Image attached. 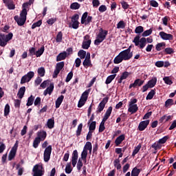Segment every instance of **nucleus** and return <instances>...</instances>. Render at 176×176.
<instances>
[{"label": "nucleus", "mask_w": 176, "mask_h": 176, "mask_svg": "<svg viewBox=\"0 0 176 176\" xmlns=\"http://www.w3.org/2000/svg\"><path fill=\"white\" fill-rule=\"evenodd\" d=\"M93 150V146L91 145V142H87L85 145L84 146L83 151L81 153V158L78 159V163H77V170L78 171H80L82 167H83V162L86 163L87 159V151H89L90 155H91V151Z\"/></svg>", "instance_id": "nucleus-1"}, {"label": "nucleus", "mask_w": 176, "mask_h": 176, "mask_svg": "<svg viewBox=\"0 0 176 176\" xmlns=\"http://www.w3.org/2000/svg\"><path fill=\"white\" fill-rule=\"evenodd\" d=\"M133 57V52H131V48L130 47L122 51L113 60L114 64H120L122 61H127Z\"/></svg>", "instance_id": "nucleus-2"}, {"label": "nucleus", "mask_w": 176, "mask_h": 176, "mask_svg": "<svg viewBox=\"0 0 176 176\" xmlns=\"http://www.w3.org/2000/svg\"><path fill=\"white\" fill-rule=\"evenodd\" d=\"M14 19L18 25H24V24H25V21H27V9H23L20 13V16L16 15Z\"/></svg>", "instance_id": "nucleus-3"}, {"label": "nucleus", "mask_w": 176, "mask_h": 176, "mask_svg": "<svg viewBox=\"0 0 176 176\" xmlns=\"http://www.w3.org/2000/svg\"><path fill=\"white\" fill-rule=\"evenodd\" d=\"M107 35H108V30H105L102 28L99 29V32L96 35V39L95 40V45H100L101 42H104L105 41V38H107Z\"/></svg>", "instance_id": "nucleus-4"}, {"label": "nucleus", "mask_w": 176, "mask_h": 176, "mask_svg": "<svg viewBox=\"0 0 176 176\" xmlns=\"http://www.w3.org/2000/svg\"><path fill=\"white\" fill-rule=\"evenodd\" d=\"M112 109H113L112 107H109L107 110L102 118V120L99 126V133H102V131L105 130V121L109 119V116H111V113H112Z\"/></svg>", "instance_id": "nucleus-5"}, {"label": "nucleus", "mask_w": 176, "mask_h": 176, "mask_svg": "<svg viewBox=\"0 0 176 176\" xmlns=\"http://www.w3.org/2000/svg\"><path fill=\"white\" fill-rule=\"evenodd\" d=\"M13 38V33L10 32L8 34L0 33V46L5 47L8 45V42Z\"/></svg>", "instance_id": "nucleus-6"}, {"label": "nucleus", "mask_w": 176, "mask_h": 176, "mask_svg": "<svg viewBox=\"0 0 176 176\" xmlns=\"http://www.w3.org/2000/svg\"><path fill=\"white\" fill-rule=\"evenodd\" d=\"M133 43L135 45L138 46V47H140V49H144L146 46V38L142 37L140 38V35H137L133 41Z\"/></svg>", "instance_id": "nucleus-7"}, {"label": "nucleus", "mask_w": 176, "mask_h": 176, "mask_svg": "<svg viewBox=\"0 0 176 176\" xmlns=\"http://www.w3.org/2000/svg\"><path fill=\"white\" fill-rule=\"evenodd\" d=\"M90 94V89H87L85 91H84L78 103V107L82 108L85 104H86V101H87V98H89V94Z\"/></svg>", "instance_id": "nucleus-8"}, {"label": "nucleus", "mask_w": 176, "mask_h": 176, "mask_svg": "<svg viewBox=\"0 0 176 176\" xmlns=\"http://www.w3.org/2000/svg\"><path fill=\"white\" fill-rule=\"evenodd\" d=\"M138 111V106L137 105V99H131L129 103L128 112H130V113L133 115V113H137Z\"/></svg>", "instance_id": "nucleus-9"}, {"label": "nucleus", "mask_w": 176, "mask_h": 176, "mask_svg": "<svg viewBox=\"0 0 176 176\" xmlns=\"http://www.w3.org/2000/svg\"><path fill=\"white\" fill-rule=\"evenodd\" d=\"M33 176H42L45 174V169L41 164H36L33 169Z\"/></svg>", "instance_id": "nucleus-10"}, {"label": "nucleus", "mask_w": 176, "mask_h": 176, "mask_svg": "<svg viewBox=\"0 0 176 176\" xmlns=\"http://www.w3.org/2000/svg\"><path fill=\"white\" fill-rule=\"evenodd\" d=\"M79 14H75L72 17V22L70 23L69 27L74 28V30H78L79 28Z\"/></svg>", "instance_id": "nucleus-11"}, {"label": "nucleus", "mask_w": 176, "mask_h": 176, "mask_svg": "<svg viewBox=\"0 0 176 176\" xmlns=\"http://www.w3.org/2000/svg\"><path fill=\"white\" fill-rule=\"evenodd\" d=\"M35 73L34 72H29L27 74L23 76L21 79V85H24V83H28L34 78Z\"/></svg>", "instance_id": "nucleus-12"}, {"label": "nucleus", "mask_w": 176, "mask_h": 176, "mask_svg": "<svg viewBox=\"0 0 176 176\" xmlns=\"http://www.w3.org/2000/svg\"><path fill=\"white\" fill-rule=\"evenodd\" d=\"M17 148H19V142L16 141L14 146L12 148L8 155V160H13L16 157V153H17Z\"/></svg>", "instance_id": "nucleus-13"}, {"label": "nucleus", "mask_w": 176, "mask_h": 176, "mask_svg": "<svg viewBox=\"0 0 176 176\" xmlns=\"http://www.w3.org/2000/svg\"><path fill=\"white\" fill-rule=\"evenodd\" d=\"M90 45H91V40L90 39V36L87 34L84 36L82 47L87 50L90 47Z\"/></svg>", "instance_id": "nucleus-14"}, {"label": "nucleus", "mask_w": 176, "mask_h": 176, "mask_svg": "<svg viewBox=\"0 0 176 176\" xmlns=\"http://www.w3.org/2000/svg\"><path fill=\"white\" fill-rule=\"evenodd\" d=\"M107 102H108V98H104L98 106V108L96 110L97 113H101V112L104 111V108H105V105H107Z\"/></svg>", "instance_id": "nucleus-15"}, {"label": "nucleus", "mask_w": 176, "mask_h": 176, "mask_svg": "<svg viewBox=\"0 0 176 176\" xmlns=\"http://www.w3.org/2000/svg\"><path fill=\"white\" fill-rule=\"evenodd\" d=\"M50 155H52V146H48L44 151V162H47L50 160Z\"/></svg>", "instance_id": "nucleus-16"}, {"label": "nucleus", "mask_w": 176, "mask_h": 176, "mask_svg": "<svg viewBox=\"0 0 176 176\" xmlns=\"http://www.w3.org/2000/svg\"><path fill=\"white\" fill-rule=\"evenodd\" d=\"M63 68H64V62L58 63L53 74V78H57Z\"/></svg>", "instance_id": "nucleus-17"}, {"label": "nucleus", "mask_w": 176, "mask_h": 176, "mask_svg": "<svg viewBox=\"0 0 176 176\" xmlns=\"http://www.w3.org/2000/svg\"><path fill=\"white\" fill-rule=\"evenodd\" d=\"M82 65L85 68H89V67H93V64H91V60H90V52L87 53V56L82 62Z\"/></svg>", "instance_id": "nucleus-18"}, {"label": "nucleus", "mask_w": 176, "mask_h": 176, "mask_svg": "<svg viewBox=\"0 0 176 176\" xmlns=\"http://www.w3.org/2000/svg\"><path fill=\"white\" fill-rule=\"evenodd\" d=\"M159 35L161 38V39H163V41H173L174 39V36L171 34H167L164 32H160L159 33Z\"/></svg>", "instance_id": "nucleus-19"}, {"label": "nucleus", "mask_w": 176, "mask_h": 176, "mask_svg": "<svg viewBox=\"0 0 176 176\" xmlns=\"http://www.w3.org/2000/svg\"><path fill=\"white\" fill-rule=\"evenodd\" d=\"M3 3H5L6 6L8 7L9 10H14L16 9V6L14 5V2L12 0H3Z\"/></svg>", "instance_id": "nucleus-20"}, {"label": "nucleus", "mask_w": 176, "mask_h": 176, "mask_svg": "<svg viewBox=\"0 0 176 176\" xmlns=\"http://www.w3.org/2000/svg\"><path fill=\"white\" fill-rule=\"evenodd\" d=\"M46 137H47V133L45 131H40L37 132V137L40 141H45L46 140Z\"/></svg>", "instance_id": "nucleus-21"}, {"label": "nucleus", "mask_w": 176, "mask_h": 176, "mask_svg": "<svg viewBox=\"0 0 176 176\" xmlns=\"http://www.w3.org/2000/svg\"><path fill=\"white\" fill-rule=\"evenodd\" d=\"M148 124H149V120L142 121L138 126L139 131H144V130L148 127Z\"/></svg>", "instance_id": "nucleus-22"}, {"label": "nucleus", "mask_w": 176, "mask_h": 176, "mask_svg": "<svg viewBox=\"0 0 176 176\" xmlns=\"http://www.w3.org/2000/svg\"><path fill=\"white\" fill-rule=\"evenodd\" d=\"M53 90H54V84L50 83V86L44 91L43 95L45 96H47V94L51 96L52 93H53Z\"/></svg>", "instance_id": "nucleus-23"}, {"label": "nucleus", "mask_w": 176, "mask_h": 176, "mask_svg": "<svg viewBox=\"0 0 176 176\" xmlns=\"http://www.w3.org/2000/svg\"><path fill=\"white\" fill-rule=\"evenodd\" d=\"M170 120H173V116L164 115L160 118L159 122L160 123H167Z\"/></svg>", "instance_id": "nucleus-24"}, {"label": "nucleus", "mask_w": 176, "mask_h": 176, "mask_svg": "<svg viewBox=\"0 0 176 176\" xmlns=\"http://www.w3.org/2000/svg\"><path fill=\"white\" fill-rule=\"evenodd\" d=\"M144 85V80L141 79H136L133 83L130 84L129 89H132V87H137V86H142Z\"/></svg>", "instance_id": "nucleus-25"}, {"label": "nucleus", "mask_w": 176, "mask_h": 176, "mask_svg": "<svg viewBox=\"0 0 176 176\" xmlns=\"http://www.w3.org/2000/svg\"><path fill=\"white\" fill-rule=\"evenodd\" d=\"M67 52L60 53L56 57V61H63V60H65V58H67Z\"/></svg>", "instance_id": "nucleus-26"}, {"label": "nucleus", "mask_w": 176, "mask_h": 176, "mask_svg": "<svg viewBox=\"0 0 176 176\" xmlns=\"http://www.w3.org/2000/svg\"><path fill=\"white\" fill-rule=\"evenodd\" d=\"M124 141V135H121L119 137H118L115 141V144L116 146H119Z\"/></svg>", "instance_id": "nucleus-27"}, {"label": "nucleus", "mask_w": 176, "mask_h": 176, "mask_svg": "<svg viewBox=\"0 0 176 176\" xmlns=\"http://www.w3.org/2000/svg\"><path fill=\"white\" fill-rule=\"evenodd\" d=\"M25 94V87H22L19 89L17 96L19 98L21 99L24 97V94Z\"/></svg>", "instance_id": "nucleus-28"}, {"label": "nucleus", "mask_w": 176, "mask_h": 176, "mask_svg": "<svg viewBox=\"0 0 176 176\" xmlns=\"http://www.w3.org/2000/svg\"><path fill=\"white\" fill-rule=\"evenodd\" d=\"M157 82V78H156V77H154L148 82L147 85L149 86L150 89H152V87H155Z\"/></svg>", "instance_id": "nucleus-29"}, {"label": "nucleus", "mask_w": 176, "mask_h": 176, "mask_svg": "<svg viewBox=\"0 0 176 176\" xmlns=\"http://www.w3.org/2000/svg\"><path fill=\"white\" fill-rule=\"evenodd\" d=\"M164 47H166V43H159L155 46V50H157V52H160V50H163Z\"/></svg>", "instance_id": "nucleus-30"}, {"label": "nucleus", "mask_w": 176, "mask_h": 176, "mask_svg": "<svg viewBox=\"0 0 176 176\" xmlns=\"http://www.w3.org/2000/svg\"><path fill=\"white\" fill-rule=\"evenodd\" d=\"M64 100V96L61 95L59 96L56 101V108H60V105L63 103Z\"/></svg>", "instance_id": "nucleus-31"}, {"label": "nucleus", "mask_w": 176, "mask_h": 176, "mask_svg": "<svg viewBox=\"0 0 176 176\" xmlns=\"http://www.w3.org/2000/svg\"><path fill=\"white\" fill-rule=\"evenodd\" d=\"M130 75V73L129 72H124L122 73L120 80H118V83H122L124 79H127V77Z\"/></svg>", "instance_id": "nucleus-32"}, {"label": "nucleus", "mask_w": 176, "mask_h": 176, "mask_svg": "<svg viewBox=\"0 0 176 176\" xmlns=\"http://www.w3.org/2000/svg\"><path fill=\"white\" fill-rule=\"evenodd\" d=\"M47 126L48 129H54V118H50L47 122Z\"/></svg>", "instance_id": "nucleus-33"}, {"label": "nucleus", "mask_w": 176, "mask_h": 176, "mask_svg": "<svg viewBox=\"0 0 176 176\" xmlns=\"http://www.w3.org/2000/svg\"><path fill=\"white\" fill-rule=\"evenodd\" d=\"M78 57H80V58L81 60H83L84 58H86V56H87V54H86V51H85L83 50H80L78 52Z\"/></svg>", "instance_id": "nucleus-34"}, {"label": "nucleus", "mask_w": 176, "mask_h": 176, "mask_svg": "<svg viewBox=\"0 0 176 176\" xmlns=\"http://www.w3.org/2000/svg\"><path fill=\"white\" fill-rule=\"evenodd\" d=\"M45 52V46L41 47L40 49H38V51L36 52V57H41L42 54Z\"/></svg>", "instance_id": "nucleus-35"}, {"label": "nucleus", "mask_w": 176, "mask_h": 176, "mask_svg": "<svg viewBox=\"0 0 176 176\" xmlns=\"http://www.w3.org/2000/svg\"><path fill=\"white\" fill-rule=\"evenodd\" d=\"M114 167L117 168V170H120L122 168V165L120 164V160L117 159L113 162Z\"/></svg>", "instance_id": "nucleus-36"}, {"label": "nucleus", "mask_w": 176, "mask_h": 176, "mask_svg": "<svg viewBox=\"0 0 176 176\" xmlns=\"http://www.w3.org/2000/svg\"><path fill=\"white\" fill-rule=\"evenodd\" d=\"M152 32H153V29L150 28L149 30H145L142 34V36L145 38L146 36H149V35L152 34Z\"/></svg>", "instance_id": "nucleus-37"}, {"label": "nucleus", "mask_w": 176, "mask_h": 176, "mask_svg": "<svg viewBox=\"0 0 176 176\" xmlns=\"http://www.w3.org/2000/svg\"><path fill=\"white\" fill-rule=\"evenodd\" d=\"M140 173H141V170L138 169L137 167H135L131 171V176H138L140 175Z\"/></svg>", "instance_id": "nucleus-38"}, {"label": "nucleus", "mask_w": 176, "mask_h": 176, "mask_svg": "<svg viewBox=\"0 0 176 176\" xmlns=\"http://www.w3.org/2000/svg\"><path fill=\"white\" fill-rule=\"evenodd\" d=\"M172 105H174V100H173V99H168L165 102V107L166 108H170Z\"/></svg>", "instance_id": "nucleus-39"}, {"label": "nucleus", "mask_w": 176, "mask_h": 176, "mask_svg": "<svg viewBox=\"0 0 176 176\" xmlns=\"http://www.w3.org/2000/svg\"><path fill=\"white\" fill-rule=\"evenodd\" d=\"M115 78H116V74H112V75L109 76L107 78V80L105 82L106 85H109V83H111V82H112V80H113V79H115Z\"/></svg>", "instance_id": "nucleus-40"}, {"label": "nucleus", "mask_w": 176, "mask_h": 176, "mask_svg": "<svg viewBox=\"0 0 176 176\" xmlns=\"http://www.w3.org/2000/svg\"><path fill=\"white\" fill-rule=\"evenodd\" d=\"M37 72L39 76L43 77L45 76V74H46V71L45 70V67H41L38 69Z\"/></svg>", "instance_id": "nucleus-41"}, {"label": "nucleus", "mask_w": 176, "mask_h": 176, "mask_svg": "<svg viewBox=\"0 0 176 176\" xmlns=\"http://www.w3.org/2000/svg\"><path fill=\"white\" fill-rule=\"evenodd\" d=\"M79 8H80V4L76 2L72 3L70 6V9H72V10H78Z\"/></svg>", "instance_id": "nucleus-42"}, {"label": "nucleus", "mask_w": 176, "mask_h": 176, "mask_svg": "<svg viewBox=\"0 0 176 176\" xmlns=\"http://www.w3.org/2000/svg\"><path fill=\"white\" fill-rule=\"evenodd\" d=\"M56 41L58 43H61L63 42V32H59L56 35Z\"/></svg>", "instance_id": "nucleus-43"}, {"label": "nucleus", "mask_w": 176, "mask_h": 176, "mask_svg": "<svg viewBox=\"0 0 176 176\" xmlns=\"http://www.w3.org/2000/svg\"><path fill=\"white\" fill-rule=\"evenodd\" d=\"M117 28L118 30H120V29L123 30V29L126 28V23H124V21H120L117 24Z\"/></svg>", "instance_id": "nucleus-44"}, {"label": "nucleus", "mask_w": 176, "mask_h": 176, "mask_svg": "<svg viewBox=\"0 0 176 176\" xmlns=\"http://www.w3.org/2000/svg\"><path fill=\"white\" fill-rule=\"evenodd\" d=\"M34 100H35V98L32 95L30 96L28 99L27 107H31L34 104Z\"/></svg>", "instance_id": "nucleus-45"}, {"label": "nucleus", "mask_w": 176, "mask_h": 176, "mask_svg": "<svg viewBox=\"0 0 176 176\" xmlns=\"http://www.w3.org/2000/svg\"><path fill=\"white\" fill-rule=\"evenodd\" d=\"M155 94H156V92L155 91V90L152 89L147 95V96L146 97V100H152V98H153V96H155Z\"/></svg>", "instance_id": "nucleus-46"}, {"label": "nucleus", "mask_w": 176, "mask_h": 176, "mask_svg": "<svg viewBox=\"0 0 176 176\" xmlns=\"http://www.w3.org/2000/svg\"><path fill=\"white\" fill-rule=\"evenodd\" d=\"M66 174H71L72 173V166H71V163H67L65 168Z\"/></svg>", "instance_id": "nucleus-47"}, {"label": "nucleus", "mask_w": 176, "mask_h": 176, "mask_svg": "<svg viewBox=\"0 0 176 176\" xmlns=\"http://www.w3.org/2000/svg\"><path fill=\"white\" fill-rule=\"evenodd\" d=\"M135 34H143L144 33V27L140 25L135 28Z\"/></svg>", "instance_id": "nucleus-48"}, {"label": "nucleus", "mask_w": 176, "mask_h": 176, "mask_svg": "<svg viewBox=\"0 0 176 176\" xmlns=\"http://www.w3.org/2000/svg\"><path fill=\"white\" fill-rule=\"evenodd\" d=\"M82 129H83V124L80 123L77 128L76 130V136L79 137V135H80L81 133H82Z\"/></svg>", "instance_id": "nucleus-49"}, {"label": "nucleus", "mask_w": 176, "mask_h": 176, "mask_svg": "<svg viewBox=\"0 0 176 176\" xmlns=\"http://www.w3.org/2000/svg\"><path fill=\"white\" fill-rule=\"evenodd\" d=\"M164 82L166 83V85H173V81L171 80V78H170L169 76H166L163 78Z\"/></svg>", "instance_id": "nucleus-50"}, {"label": "nucleus", "mask_w": 176, "mask_h": 176, "mask_svg": "<svg viewBox=\"0 0 176 176\" xmlns=\"http://www.w3.org/2000/svg\"><path fill=\"white\" fill-rule=\"evenodd\" d=\"M41 140H39L38 138H35L34 142H33V146L36 148L38 146H39V144H41Z\"/></svg>", "instance_id": "nucleus-51"}, {"label": "nucleus", "mask_w": 176, "mask_h": 176, "mask_svg": "<svg viewBox=\"0 0 176 176\" xmlns=\"http://www.w3.org/2000/svg\"><path fill=\"white\" fill-rule=\"evenodd\" d=\"M89 13L87 12H85L81 18V24H85V23H86V20L87 19V16H88Z\"/></svg>", "instance_id": "nucleus-52"}, {"label": "nucleus", "mask_w": 176, "mask_h": 176, "mask_svg": "<svg viewBox=\"0 0 176 176\" xmlns=\"http://www.w3.org/2000/svg\"><path fill=\"white\" fill-rule=\"evenodd\" d=\"M9 112H10V106L7 104L4 109V116H8V115H9Z\"/></svg>", "instance_id": "nucleus-53"}, {"label": "nucleus", "mask_w": 176, "mask_h": 176, "mask_svg": "<svg viewBox=\"0 0 176 176\" xmlns=\"http://www.w3.org/2000/svg\"><path fill=\"white\" fill-rule=\"evenodd\" d=\"M29 56H36V50L35 47H31L29 49Z\"/></svg>", "instance_id": "nucleus-54"}, {"label": "nucleus", "mask_w": 176, "mask_h": 176, "mask_svg": "<svg viewBox=\"0 0 176 176\" xmlns=\"http://www.w3.org/2000/svg\"><path fill=\"white\" fill-rule=\"evenodd\" d=\"M41 25H42V21L40 20L32 24V29L35 30L36 27H41Z\"/></svg>", "instance_id": "nucleus-55"}, {"label": "nucleus", "mask_w": 176, "mask_h": 176, "mask_svg": "<svg viewBox=\"0 0 176 176\" xmlns=\"http://www.w3.org/2000/svg\"><path fill=\"white\" fill-rule=\"evenodd\" d=\"M140 149H141V144L138 145L136 147H135V149L133 151V156H135L138 152H140Z\"/></svg>", "instance_id": "nucleus-56"}, {"label": "nucleus", "mask_w": 176, "mask_h": 176, "mask_svg": "<svg viewBox=\"0 0 176 176\" xmlns=\"http://www.w3.org/2000/svg\"><path fill=\"white\" fill-rule=\"evenodd\" d=\"M164 52V53H166V54H173L174 53V49L170 47H167V48H165Z\"/></svg>", "instance_id": "nucleus-57"}, {"label": "nucleus", "mask_w": 176, "mask_h": 176, "mask_svg": "<svg viewBox=\"0 0 176 176\" xmlns=\"http://www.w3.org/2000/svg\"><path fill=\"white\" fill-rule=\"evenodd\" d=\"M80 64H82V60L80 58H77L75 60V67L76 68H79L80 67Z\"/></svg>", "instance_id": "nucleus-58"}, {"label": "nucleus", "mask_w": 176, "mask_h": 176, "mask_svg": "<svg viewBox=\"0 0 176 176\" xmlns=\"http://www.w3.org/2000/svg\"><path fill=\"white\" fill-rule=\"evenodd\" d=\"M95 130H96V121H94L89 125V131H94Z\"/></svg>", "instance_id": "nucleus-59"}, {"label": "nucleus", "mask_w": 176, "mask_h": 176, "mask_svg": "<svg viewBox=\"0 0 176 176\" xmlns=\"http://www.w3.org/2000/svg\"><path fill=\"white\" fill-rule=\"evenodd\" d=\"M162 145H160V143L159 142L154 143L152 145V148H153L155 150L160 149Z\"/></svg>", "instance_id": "nucleus-60"}, {"label": "nucleus", "mask_w": 176, "mask_h": 176, "mask_svg": "<svg viewBox=\"0 0 176 176\" xmlns=\"http://www.w3.org/2000/svg\"><path fill=\"white\" fill-rule=\"evenodd\" d=\"M99 12L100 13H104V12H107V6L105 5H102L99 7L98 8Z\"/></svg>", "instance_id": "nucleus-61"}, {"label": "nucleus", "mask_w": 176, "mask_h": 176, "mask_svg": "<svg viewBox=\"0 0 176 176\" xmlns=\"http://www.w3.org/2000/svg\"><path fill=\"white\" fill-rule=\"evenodd\" d=\"M74 76V73H72V72H70L66 78L65 82H69V80H71V79H72V77Z\"/></svg>", "instance_id": "nucleus-62"}, {"label": "nucleus", "mask_w": 176, "mask_h": 176, "mask_svg": "<svg viewBox=\"0 0 176 176\" xmlns=\"http://www.w3.org/2000/svg\"><path fill=\"white\" fill-rule=\"evenodd\" d=\"M49 80H45L41 84V87H42V89H46V87L49 86Z\"/></svg>", "instance_id": "nucleus-63"}, {"label": "nucleus", "mask_w": 176, "mask_h": 176, "mask_svg": "<svg viewBox=\"0 0 176 176\" xmlns=\"http://www.w3.org/2000/svg\"><path fill=\"white\" fill-rule=\"evenodd\" d=\"M41 98L37 97V98L35 99L34 102V106H35V107H38V105H41Z\"/></svg>", "instance_id": "nucleus-64"}]
</instances>
